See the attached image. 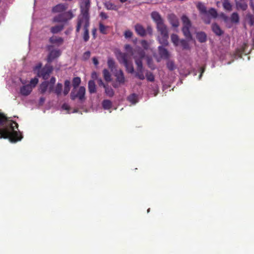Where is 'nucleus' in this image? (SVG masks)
Masks as SVG:
<instances>
[{
  "label": "nucleus",
  "instance_id": "obj_1",
  "mask_svg": "<svg viewBox=\"0 0 254 254\" xmlns=\"http://www.w3.org/2000/svg\"><path fill=\"white\" fill-rule=\"evenodd\" d=\"M18 127V125L16 122H8L5 128L0 129V138L8 139L12 143L21 140L22 138L21 132L15 130Z\"/></svg>",
  "mask_w": 254,
  "mask_h": 254
},
{
  "label": "nucleus",
  "instance_id": "obj_2",
  "mask_svg": "<svg viewBox=\"0 0 254 254\" xmlns=\"http://www.w3.org/2000/svg\"><path fill=\"white\" fill-rule=\"evenodd\" d=\"M90 7V0H83L80 5V14L78 18L77 24L75 31L80 32L83 22H89V9Z\"/></svg>",
  "mask_w": 254,
  "mask_h": 254
},
{
  "label": "nucleus",
  "instance_id": "obj_3",
  "mask_svg": "<svg viewBox=\"0 0 254 254\" xmlns=\"http://www.w3.org/2000/svg\"><path fill=\"white\" fill-rule=\"evenodd\" d=\"M127 56V53L121 52L120 51L116 53V57L119 62L126 67L128 73H133L134 72L133 65L131 62L128 61Z\"/></svg>",
  "mask_w": 254,
  "mask_h": 254
},
{
  "label": "nucleus",
  "instance_id": "obj_4",
  "mask_svg": "<svg viewBox=\"0 0 254 254\" xmlns=\"http://www.w3.org/2000/svg\"><path fill=\"white\" fill-rule=\"evenodd\" d=\"M52 70V67L49 65H46L43 67H42V64L41 63H39L33 68V70L37 74V76L41 77L45 80L48 79Z\"/></svg>",
  "mask_w": 254,
  "mask_h": 254
},
{
  "label": "nucleus",
  "instance_id": "obj_5",
  "mask_svg": "<svg viewBox=\"0 0 254 254\" xmlns=\"http://www.w3.org/2000/svg\"><path fill=\"white\" fill-rule=\"evenodd\" d=\"M73 14L71 10L62 13L55 16L53 19L54 22H66L73 17Z\"/></svg>",
  "mask_w": 254,
  "mask_h": 254
},
{
  "label": "nucleus",
  "instance_id": "obj_6",
  "mask_svg": "<svg viewBox=\"0 0 254 254\" xmlns=\"http://www.w3.org/2000/svg\"><path fill=\"white\" fill-rule=\"evenodd\" d=\"M53 46L48 45L47 46V50L50 52L47 57V62L48 63H51L53 61L59 57L61 55L60 50H51Z\"/></svg>",
  "mask_w": 254,
  "mask_h": 254
},
{
  "label": "nucleus",
  "instance_id": "obj_7",
  "mask_svg": "<svg viewBox=\"0 0 254 254\" xmlns=\"http://www.w3.org/2000/svg\"><path fill=\"white\" fill-rule=\"evenodd\" d=\"M217 12L216 9L214 8H210L207 11L206 14L204 16L202 17V19L206 24L210 23L211 18H216L217 17Z\"/></svg>",
  "mask_w": 254,
  "mask_h": 254
},
{
  "label": "nucleus",
  "instance_id": "obj_8",
  "mask_svg": "<svg viewBox=\"0 0 254 254\" xmlns=\"http://www.w3.org/2000/svg\"><path fill=\"white\" fill-rule=\"evenodd\" d=\"M85 88L84 86H80L78 89L77 93H75L73 91L70 93V98L71 100H74L76 98L82 101L85 99Z\"/></svg>",
  "mask_w": 254,
  "mask_h": 254
},
{
  "label": "nucleus",
  "instance_id": "obj_9",
  "mask_svg": "<svg viewBox=\"0 0 254 254\" xmlns=\"http://www.w3.org/2000/svg\"><path fill=\"white\" fill-rule=\"evenodd\" d=\"M152 19L156 23V26L164 24V20L157 11H153L151 13Z\"/></svg>",
  "mask_w": 254,
  "mask_h": 254
},
{
  "label": "nucleus",
  "instance_id": "obj_10",
  "mask_svg": "<svg viewBox=\"0 0 254 254\" xmlns=\"http://www.w3.org/2000/svg\"><path fill=\"white\" fill-rule=\"evenodd\" d=\"M168 20L172 26L178 27L179 26V19L175 14L172 13L169 14L168 15Z\"/></svg>",
  "mask_w": 254,
  "mask_h": 254
},
{
  "label": "nucleus",
  "instance_id": "obj_11",
  "mask_svg": "<svg viewBox=\"0 0 254 254\" xmlns=\"http://www.w3.org/2000/svg\"><path fill=\"white\" fill-rule=\"evenodd\" d=\"M32 91V87L30 84H26L22 86L20 88V94L24 96H28L30 94Z\"/></svg>",
  "mask_w": 254,
  "mask_h": 254
},
{
  "label": "nucleus",
  "instance_id": "obj_12",
  "mask_svg": "<svg viewBox=\"0 0 254 254\" xmlns=\"http://www.w3.org/2000/svg\"><path fill=\"white\" fill-rule=\"evenodd\" d=\"M168 34H165L163 35L158 34L157 37V39L160 44L164 46H167L168 45Z\"/></svg>",
  "mask_w": 254,
  "mask_h": 254
},
{
  "label": "nucleus",
  "instance_id": "obj_13",
  "mask_svg": "<svg viewBox=\"0 0 254 254\" xmlns=\"http://www.w3.org/2000/svg\"><path fill=\"white\" fill-rule=\"evenodd\" d=\"M164 46L162 45L158 47L159 54L161 58L168 60L169 58L170 54L168 51L164 48Z\"/></svg>",
  "mask_w": 254,
  "mask_h": 254
},
{
  "label": "nucleus",
  "instance_id": "obj_14",
  "mask_svg": "<svg viewBox=\"0 0 254 254\" xmlns=\"http://www.w3.org/2000/svg\"><path fill=\"white\" fill-rule=\"evenodd\" d=\"M67 4H57L52 8V12L54 13L62 12L65 11L67 8Z\"/></svg>",
  "mask_w": 254,
  "mask_h": 254
},
{
  "label": "nucleus",
  "instance_id": "obj_15",
  "mask_svg": "<svg viewBox=\"0 0 254 254\" xmlns=\"http://www.w3.org/2000/svg\"><path fill=\"white\" fill-rule=\"evenodd\" d=\"M134 29L137 34L140 36H145L146 30L140 24H136L134 26Z\"/></svg>",
  "mask_w": 254,
  "mask_h": 254
},
{
  "label": "nucleus",
  "instance_id": "obj_16",
  "mask_svg": "<svg viewBox=\"0 0 254 254\" xmlns=\"http://www.w3.org/2000/svg\"><path fill=\"white\" fill-rule=\"evenodd\" d=\"M196 6L200 14L201 15V17H203L205 14H206L207 10L204 3L201 2H198L196 4Z\"/></svg>",
  "mask_w": 254,
  "mask_h": 254
},
{
  "label": "nucleus",
  "instance_id": "obj_17",
  "mask_svg": "<svg viewBox=\"0 0 254 254\" xmlns=\"http://www.w3.org/2000/svg\"><path fill=\"white\" fill-rule=\"evenodd\" d=\"M84 33L83 38L85 42L88 41L89 38L88 27L89 26V22H83Z\"/></svg>",
  "mask_w": 254,
  "mask_h": 254
},
{
  "label": "nucleus",
  "instance_id": "obj_18",
  "mask_svg": "<svg viewBox=\"0 0 254 254\" xmlns=\"http://www.w3.org/2000/svg\"><path fill=\"white\" fill-rule=\"evenodd\" d=\"M115 76L116 77L117 82L120 83H125V75L121 69H120L117 73H116Z\"/></svg>",
  "mask_w": 254,
  "mask_h": 254
},
{
  "label": "nucleus",
  "instance_id": "obj_19",
  "mask_svg": "<svg viewBox=\"0 0 254 254\" xmlns=\"http://www.w3.org/2000/svg\"><path fill=\"white\" fill-rule=\"evenodd\" d=\"M211 28L212 31L215 33L216 35H221L223 34V31L219 26L218 24L214 23L212 24Z\"/></svg>",
  "mask_w": 254,
  "mask_h": 254
},
{
  "label": "nucleus",
  "instance_id": "obj_20",
  "mask_svg": "<svg viewBox=\"0 0 254 254\" xmlns=\"http://www.w3.org/2000/svg\"><path fill=\"white\" fill-rule=\"evenodd\" d=\"M158 33V34H168V30L167 26L165 24L156 26Z\"/></svg>",
  "mask_w": 254,
  "mask_h": 254
},
{
  "label": "nucleus",
  "instance_id": "obj_21",
  "mask_svg": "<svg viewBox=\"0 0 254 254\" xmlns=\"http://www.w3.org/2000/svg\"><path fill=\"white\" fill-rule=\"evenodd\" d=\"M49 41L52 44L61 45L64 43V39L61 37L52 36L50 37Z\"/></svg>",
  "mask_w": 254,
  "mask_h": 254
},
{
  "label": "nucleus",
  "instance_id": "obj_22",
  "mask_svg": "<svg viewBox=\"0 0 254 254\" xmlns=\"http://www.w3.org/2000/svg\"><path fill=\"white\" fill-rule=\"evenodd\" d=\"M88 89L90 94H93L96 92V84L94 81L90 80L88 81Z\"/></svg>",
  "mask_w": 254,
  "mask_h": 254
},
{
  "label": "nucleus",
  "instance_id": "obj_23",
  "mask_svg": "<svg viewBox=\"0 0 254 254\" xmlns=\"http://www.w3.org/2000/svg\"><path fill=\"white\" fill-rule=\"evenodd\" d=\"M196 39L200 43H204L206 41L207 36L203 32H199L196 33Z\"/></svg>",
  "mask_w": 254,
  "mask_h": 254
},
{
  "label": "nucleus",
  "instance_id": "obj_24",
  "mask_svg": "<svg viewBox=\"0 0 254 254\" xmlns=\"http://www.w3.org/2000/svg\"><path fill=\"white\" fill-rule=\"evenodd\" d=\"M181 20L183 22V27H191V21L186 15H183Z\"/></svg>",
  "mask_w": 254,
  "mask_h": 254
},
{
  "label": "nucleus",
  "instance_id": "obj_25",
  "mask_svg": "<svg viewBox=\"0 0 254 254\" xmlns=\"http://www.w3.org/2000/svg\"><path fill=\"white\" fill-rule=\"evenodd\" d=\"M191 27H182V32L187 39L191 40L192 39V35L190 32Z\"/></svg>",
  "mask_w": 254,
  "mask_h": 254
},
{
  "label": "nucleus",
  "instance_id": "obj_26",
  "mask_svg": "<svg viewBox=\"0 0 254 254\" xmlns=\"http://www.w3.org/2000/svg\"><path fill=\"white\" fill-rule=\"evenodd\" d=\"M64 28V25H57L51 28V32L53 34H57L62 31Z\"/></svg>",
  "mask_w": 254,
  "mask_h": 254
},
{
  "label": "nucleus",
  "instance_id": "obj_27",
  "mask_svg": "<svg viewBox=\"0 0 254 254\" xmlns=\"http://www.w3.org/2000/svg\"><path fill=\"white\" fill-rule=\"evenodd\" d=\"M135 76L140 80H144L145 76L144 75V68H137L136 72L135 73Z\"/></svg>",
  "mask_w": 254,
  "mask_h": 254
},
{
  "label": "nucleus",
  "instance_id": "obj_28",
  "mask_svg": "<svg viewBox=\"0 0 254 254\" xmlns=\"http://www.w3.org/2000/svg\"><path fill=\"white\" fill-rule=\"evenodd\" d=\"M103 75L104 79L106 82H110L111 81V74L108 69L104 68L103 70Z\"/></svg>",
  "mask_w": 254,
  "mask_h": 254
},
{
  "label": "nucleus",
  "instance_id": "obj_29",
  "mask_svg": "<svg viewBox=\"0 0 254 254\" xmlns=\"http://www.w3.org/2000/svg\"><path fill=\"white\" fill-rule=\"evenodd\" d=\"M102 107L104 110H110L112 106V103L110 100L105 99L102 102Z\"/></svg>",
  "mask_w": 254,
  "mask_h": 254
},
{
  "label": "nucleus",
  "instance_id": "obj_30",
  "mask_svg": "<svg viewBox=\"0 0 254 254\" xmlns=\"http://www.w3.org/2000/svg\"><path fill=\"white\" fill-rule=\"evenodd\" d=\"M104 5L108 10H117L118 9L117 6L110 1L105 2L104 3Z\"/></svg>",
  "mask_w": 254,
  "mask_h": 254
},
{
  "label": "nucleus",
  "instance_id": "obj_31",
  "mask_svg": "<svg viewBox=\"0 0 254 254\" xmlns=\"http://www.w3.org/2000/svg\"><path fill=\"white\" fill-rule=\"evenodd\" d=\"M48 85L49 83L48 82V81H44L43 82L41 83L39 87V90L41 94H43L46 92L48 89Z\"/></svg>",
  "mask_w": 254,
  "mask_h": 254
},
{
  "label": "nucleus",
  "instance_id": "obj_32",
  "mask_svg": "<svg viewBox=\"0 0 254 254\" xmlns=\"http://www.w3.org/2000/svg\"><path fill=\"white\" fill-rule=\"evenodd\" d=\"M133 58L135 60V64L136 65V69L137 68H143V64H142V60L141 59H137V56L136 55H134Z\"/></svg>",
  "mask_w": 254,
  "mask_h": 254
},
{
  "label": "nucleus",
  "instance_id": "obj_33",
  "mask_svg": "<svg viewBox=\"0 0 254 254\" xmlns=\"http://www.w3.org/2000/svg\"><path fill=\"white\" fill-rule=\"evenodd\" d=\"M81 83V78L79 77H74L72 80V85L73 89H76Z\"/></svg>",
  "mask_w": 254,
  "mask_h": 254
},
{
  "label": "nucleus",
  "instance_id": "obj_34",
  "mask_svg": "<svg viewBox=\"0 0 254 254\" xmlns=\"http://www.w3.org/2000/svg\"><path fill=\"white\" fill-rule=\"evenodd\" d=\"M99 31L101 34L103 35H106L108 34L107 30L109 28V26H105L102 22L99 23Z\"/></svg>",
  "mask_w": 254,
  "mask_h": 254
},
{
  "label": "nucleus",
  "instance_id": "obj_35",
  "mask_svg": "<svg viewBox=\"0 0 254 254\" xmlns=\"http://www.w3.org/2000/svg\"><path fill=\"white\" fill-rule=\"evenodd\" d=\"M104 88H105V92L106 95H107L109 97H113L114 96V91L111 87H110L106 85Z\"/></svg>",
  "mask_w": 254,
  "mask_h": 254
},
{
  "label": "nucleus",
  "instance_id": "obj_36",
  "mask_svg": "<svg viewBox=\"0 0 254 254\" xmlns=\"http://www.w3.org/2000/svg\"><path fill=\"white\" fill-rule=\"evenodd\" d=\"M63 89V84L61 83H58L55 89H54V92L57 96H59L61 94Z\"/></svg>",
  "mask_w": 254,
  "mask_h": 254
},
{
  "label": "nucleus",
  "instance_id": "obj_37",
  "mask_svg": "<svg viewBox=\"0 0 254 254\" xmlns=\"http://www.w3.org/2000/svg\"><path fill=\"white\" fill-rule=\"evenodd\" d=\"M107 65H108L111 70L113 71L115 68V62L113 59L109 58L108 60H107Z\"/></svg>",
  "mask_w": 254,
  "mask_h": 254
},
{
  "label": "nucleus",
  "instance_id": "obj_38",
  "mask_svg": "<svg viewBox=\"0 0 254 254\" xmlns=\"http://www.w3.org/2000/svg\"><path fill=\"white\" fill-rule=\"evenodd\" d=\"M70 82L69 80H66L64 81V94L65 96L67 95L70 90Z\"/></svg>",
  "mask_w": 254,
  "mask_h": 254
},
{
  "label": "nucleus",
  "instance_id": "obj_39",
  "mask_svg": "<svg viewBox=\"0 0 254 254\" xmlns=\"http://www.w3.org/2000/svg\"><path fill=\"white\" fill-rule=\"evenodd\" d=\"M236 5L238 9H241L242 10H245L248 7V5L244 1L237 2Z\"/></svg>",
  "mask_w": 254,
  "mask_h": 254
},
{
  "label": "nucleus",
  "instance_id": "obj_40",
  "mask_svg": "<svg viewBox=\"0 0 254 254\" xmlns=\"http://www.w3.org/2000/svg\"><path fill=\"white\" fill-rule=\"evenodd\" d=\"M127 100L132 104H134L137 102V96L135 94H132L127 97Z\"/></svg>",
  "mask_w": 254,
  "mask_h": 254
},
{
  "label": "nucleus",
  "instance_id": "obj_41",
  "mask_svg": "<svg viewBox=\"0 0 254 254\" xmlns=\"http://www.w3.org/2000/svg\"><path fill=\"white\" fill-rule=\"evenodd\" d=\"M180 44L184 50H189L190 49V45L188 41L182 39L180 40Z\"/></svg>",
  "mask_w": 254,
  "mask_h": 254
},
{
  "label": "nucleus",
  "instance_id": "obj_42",
  "mask_svg": "<svg viewBox=\"0 0 254 254\" xmlns=\"http://www.w3.org/2000/svg\"><path fill=\"white\" fill-rule=\"evenodd\" d=\"M223 5L226 10L231 11L232 10V5L228 0H224Z\"/></svg>",
  "mask_w": 254,
  "mask_h": 254
},
{
  "label": "nucleus",
  "instance_id": "obj_43",
  "mask_svg": "<svg viewBox=\"0 0 254 254\" xmlns=\"http://www.w3.org/2000/svg\"><path fill=\"white\" fill-rule=\"evenodd\" d=\"M171 39H172V42L176 46L179 45V39L178 35L172 34Z\"/></svg>",
  "mask_w": 254,
  "mask_h": 254
},
{
  "label": "nucleus",
  "instance_id": "obj_44",
  "mask_svg": "<svg viewBox=\"0 0 254 254\" xmlns=\"http://www.w3.org/2000/svg\"><path fill=\"white\" fill-rule=\"evenodd\" d=\"M167 67L169 70L172 71L176 68L175 63L172 61L168 60L167 63Z\"/></svg>",
  "mask_w": 254,
  "mask_h": 254
},
{
  "label": "nucleus",
  "instance_id": "obj_45",
  "mask_svg": "<svg viewBox=\"0 0 254 254\" xmlns=\"http://www.w3.org/2000/svg\"><path fill=\"white\" fill-rule=\"evenodd\" d=\"M231 20L232 22L237 23L239 21V16L237 12H233L231 16Z\"/></svg>",
  "mask_w": 254,
  "mask_h": 254
},
{
  "label": "nucleus",
  "instance_id": "obj_46",
  "mask_svg": "<svg viewBox=\"0 0 254 254\" xmlns=\"http://www.w3.org/2000/svg\"><path fill=\"white\" fill-rule=\"evenodd\" d=\"M137 53V56L136 55L137 57V59H143L144 57H145V52L141 49H138V50H137L136 51H135V53Z\"/></svg>",
  "mask_w": 254,
  "mask_h": 254
},
{
  "label": "nucleus",
  "instance_id": "obj_47",
  "mask_svg": "<svg viewBox=\"0 0 254 254\" xmlns=\"http://www.w3.org/2000/svg\"><path fill=\"white\" fill-rule=\"evenodd\" d=\"M247 19L250 25L252 26L254 24V15L251 14H248L247 15Z\"/></svg>",
  "mask_w": 254,
  "mask_h": 254
},
{
  "label": "nucleus",
  "instance_id": "obj_48",
  "mask_svg": "<svg viewBox=\"0 0 254 254\" xmlns=\"http://www.w3.org/2000/svg\"><path fill=\"white\" fill-rule=\"evenodd\" d=\"M124 48H125V50L127 52H128L131 55H134L135 51V50L133 51L132 48L129 45H126L125 46H124Z\"/></svg>",
  "mask_w": 254,
  "mask_h": 254
},
{
  "label": "nucleus",
  "instance_id": "obj_49",
  "mask_svg": "<svg viewBox=\"0 0 254 254\" xmlns=\"http://www.w3.org/2000/svg\"><path fill=\"white\" fill-rule=\"evenodd\" d=\"M146 77L148 81L153 82L154 81V76L151 72H147L146 73Z\"/></svg>",
  "mask_w": 254,
  "mask_h": 254
},
{
  "label": "nucleus",
  "instance_id": "obj_50",
  "mask_svg": "<svg viewBox=\"0 0 254 254\" xmlns=\"http://www.w3.org/2000/svg\"><path fill=\"white\" fill-rule=\"evenodd\" d=\"M141 45L145 50H147L149 48L148 43L145 40H142L141 41Z\"/></svg>",
  "mask_w": 254,
  "mask_h": 254
},
{
  "label": "nucleus",
  "instance_id": "obj_51",
  "mask_svg": "<svg viewBox=\"0 0 254 254\" xmlns=\"http://www.w3.org/2000/svg\"><path fill=\"white\" fill-rule=\"evenodd\" d=\"M38 82V79L37 77H35L33 79H32L30 81V84H29L30 85H31L32 87V88L33 87H35L36 85V84H37Z\"/></svg>",
  "mask_w": 254,
  "mask_h": 254
},
{
  "label": "nucleus",
  "instance_id": "obj_52",
  "mask_svg": "<svg viewBox=\"0 0 254 254\" xmlns=\"http://www.w3.org/2000/svg\"><path fill=\"white\" fill-rule=\"evenodd\" d=\"M6 120V117L2 114L0 113V125H2L3 123Z\"/></svg>",
  "mask_w": 254,
  "mask_h": 254
},
{
  "label": "nucleus",
  "instance_id": "obj_53",
  "mask_svg": "<svg viewBox=\"0 0 254 254\" xmlns=\"http://www.w3.org/2000/svg\"><path fill=\"white\" fill-rule=\"evenodd\" d=\"M132 35V33L130 30H127L124 32V36L126 38H130Z\"/></svg>",
  "mask_w": 254,
  "mask_h": 254
},
{
  "label": "nucleus",
  "instance_id": "obj_54",
  "mask_svg": "<svg viewBox=\"0 0 254 254\" xmlns=\"http://www.w3.org/2000/svg\"><path fill=\"white\" fill-rule=\"evenodd\" d=\"M150 35L152 34V28L150 26H148L146 30V33Z\"/></svg>",
  "mask_w": 254,
  "mask_h": 254
},
{
  "label": "nucleus",
  "instance_id": "obj_55",
  "mask_svg": "<svg viewBox=\"0 0 254 254\" xmlns=\"http://www.w3.org/2000/svg\"><path fill=\"white\" fill-rule=\"evenodd\" d=\"M100 16L103 19H107L108 18V16L107 14L104 12H101L100 13Z\"/></svg>",
  "mask_w": 254,
  "mask_h": 254
},
{
  "label": "nucleus",
  "instance_id": "obj_56",
  "mask_svg": "<svg viewBox=\"0 0 254 254\" xmlns=\"http://www.w3.org/2000/svg\"><path fill=\"white\" fill-rule=\"evenodd\" d=\"M90 55V52H88V51L87 52H85L83 54V58L85 60H87V59H88L89 58Z\"/></svg>",
  "mask_w": 254,
  "mask_h": 254
},
{
  "label": "nucleus",
  "instance_id": "obj_57",
  "mask_svg": "<svg viewBox=\"0 0 254 254\" xmlns=\"http://www.w3.org/2000/svg\"><path fill=\"white\" fill-rule=\"evenodd\" d=\"M62 108L64 110H67V111H69V107L68 106V105L66 104V103H64L63 105H62Z\"/></svg>",
  "mask_w": 254,
  "mask_h": 254
},
{
  "label": "nucleus",
  "instance_id": "obj_58",
  "mask_svg": "<svg viewBox=\"0 0 254 254\" xmlns=\"http://www.w3.org/2000/svg\"><path fill=\"white\" fill-rule=\"evenodd\" d=\"M205 68L204 66H201L200 67V75H199V78L200 79L201 75H202V73L205 71Z\"/></svg>",
  "mask_w": 254,
  "mask_h": 254
},
{
  "label": "nucleus",
  "instance_id": "obj_59",
  "mask_svg": "<svg viewBox=\"0 0 254 254\" xmlns=\"http://www.w3.org/2000/svg\"><path fill=\"white\" fill-rule=\"evenodd\" d=\"M205 68L204 66H201L200 67V75H199V78L200 79L201 75H202V73L205 71Z\"/></svg>",
  "mask_w": 254,
  "mask_h": 254
},
{
  "label": "nucleus",
  "instance_id": "obj_60",
  "mask_svg": "<svg viewBox=\"0 0 254 254\" xmlns=\"http://www.w3.org/2000/svg\"><path fill=\"white\" fill-rule=\"evenodd\" d=\"M98 83L99 86H103V87H104L106 86V85H105V84L103 82L101 78L98 80Z\"/></svg>",
  "mask_w": 254,
  "mask_h": 254
},
{
  "label": "nucleus",
  "instance_id": "obj_61",
  "mask_svg": "<svg viewBox=\"0 0 254 254\" xmlns=\"http://www.w3.org/2000/svg\"><path fill=\"white\" fill-rule=\"evenodd\" d=\"M93 62L96 66L98 65L99 64L98 60L96 57L93 58Z\"/></svg>",
  "mask_w": 254,
  "mask_h": 254
},
{
  "label": "nucleus",
  "instance_id": "obj_62",
  "mask_svg": "<svg viewBox=\"0 0 254 254\" xmlns=\"http://www.w3.org/2000/svg\"><path fill=\"white\" fill-rule=\"evenodd\" d=\"M56 82V79L55 77H52L51 79H50V83H51V84L52 85H54L55 84Z\"/></svg>",
  "mask_w": 254,
  "mask_h": 254
},
{
  "label": "nucleus",
  "instance_id": "obj_63",
  "mask_svg": "<svg viewBox=\"0 0 254 254\" xmlns=\"http://www.w3.org/2000/svg\"><path fill=\"white\" fill-rule=\"evenodd\" d=\"M96 32H97V29L96 28H93L92 29V31H91V33H92V35L94 38H96Z\"/></svg>",
  "mask_w": 254,
  "mask_h": 254
},
{
  "label": "nucleus",
  "instance_id": "obj_64",
  "mask_svg": "<svg viewBox=\"0 0 254 254\" xmlns=\"http://www.w3.org/2000/svg\"><path fill=\"white\" fill-rule=\"evenodd\" d=\"M53 88H54V85L51 84V85L50 86V87L49 88V92L50 93H51L53 91H54V90H53Z\"/></svg>",
  "mask_w": 254,
  "mask_h": 254
}]
</instances>
